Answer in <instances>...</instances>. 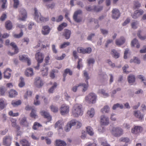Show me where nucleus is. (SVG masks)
I'll use <instances>...</instances> for the list:
<instances>
[{"instance_id": "f257e3e1", "label": "nucleus", "mask_w": 146, "mask_h": 146, "mask_svg": "<svg viewBox=\"0 0 146 146\" xmlns=\"http://www.w3.org/2000/svg\"><path fill=\"white\" fill-rule=\"evenodd\" d=\"M83 110L81 105L77 104H74L72 109V115L75 117L82 115L83 114Z\"/></svg>"}, {"instance_id": "f03ea898", "label": "nucleus", "mask_w": 146, "mask_h": 146, "mask_svg": "<svg viewBox=\"0 0 146 146\" xmlns=\"http://www.w3.org/2000/svg\"><path fill=\"white\" fill-rule=\"evenodd\" d=\"M76 125V128H79L82 126V123L79 121L75 119H72L69 122L65 128V130L66 132L68 131L72 127Z\"/></svg>"}, {"instance_id": "7ed1b4c3", "label": "nucleus", "mask_w": 146, "mask_h": 146, "mask_svg": "<svg viewBox=\"0 0 146 146\" xmlns=\"http://www.w3.org/2000/svg\"><path fill=\"white\" fill-rule=\"evenodd\" d=\"M35 19L37 22H45L49 20L48 17L45 18L40 15V13H38L36 8H35Z\"/></svg>"}, {"instance_id": "20e7f679", "label": "nucleus", "mask_w": 146, "mask_h": 146, "mask_svg": "<svg viewBox=\"0 0 146 146\" xmlns=\"http://www.w3.org/2000/svg\"><path fill=\"white\" fill-rule=\"evenodd\" d=\"M111 133L114 136L118 137L123 134V131L119 127H113L112 129Z\"/></svg>"}, {"instance_id": "39448f33", "label": "nucleus", "mask_w": 146, "mask_h": 146, "mask_svg": "<svg viewBox=\"0 0 146 146\" xmlns=\"http://www.w3.org/2000/svg\"><path fill=\"white\" fill-rule=\"evenodd\" d=\"M97 96L96 94L93 93H90L86 97V100L89 102H91L92 103L96 102Z\"/></svg>"}, {"instance_id": "423d86ee", "label": "nucleus", "mask_w": 146, "mask_h": 146, "mask_svg": "<svg viewBox=\"0 0 146 146\" xmlns=\"http://www.w3.org/2000/svg\"><path fill=\"white\" fill-rule=\"evenodd\" d=\"M27 18V13L26 10L23 9L20 10V15L18 18V20L21 21H25Z\"/></svg>"}, {"instance_id": "0eeeda50", "label": "nucleus", "mask_w": 146, "mask_h": 146, "mask_svg": "<svg viewBox=\"0 0 146 146\" xmlns=\"http://www.w3.org/2000/svg\"><path fill=\"white\" fill-rule=\"evenodd\" d=\"M144 12V11L142 9L137 10L131 14V16L133 18L136 19L142 15Z\"/></svg>"}, {"instance_id": "6e6552de", "label": "nucleus", "mask_w": 146, "mask_h": 146, "mask_svg": "<svg viewBox=\"0 0 146 146\" xmlns=\"http://www.w3.org/2000/svg\"><path fill=\"white\" fill-rule=\"evenodd\" d=\"M12 138L9 135L5 137L3 139V143L5 146H10L11 144Z\"/></svg>"}, {"instance_id": "1a4fd4ad", "label": "nucleus", "mask_w": 146, "mask_h": 146, "mask_svg": "<svg viewBox=\"0 0 146 146\" xmlns=\"http://www.w3.org/2000/svg\"><path fill=\"white\" fill-rule=\"evenodd\" d=\"M61 114L63 115L68 113L69 111V106L66 105H62L60 109Z\"/></svg>"}, {"instance_id": "9d476101", "label": "nucleus", "mask_w": 146, "mask_h": 146, "mask_svg": "<svg viewBox=\"0 0 146 146\" xmlns=\"http://www.w3.org/2000/svg\"><path fill=\"white\" fill-rule=\"evenodd\" d=\"M92 51L90 48L88 47L86 49H84L82 47H79L77 48V51L79 53H82L83 54L90 53Z\"/></svg>"}, {"instance_id": "9b49d317", "label": "nucleus", "mask_w": 146, "mask_h": 146, "mask_svg": "<svg viewBox=\"0 0 146 146\" xmlns=\"http://www.w3.org/2000/svg\"><path fill=\"white\" fill-rule=\"evenodd\" d=\"M102 6H98L97 7L96 6H94L93 7H91L90 6L86 7V9L88 11H94L96 12H99L101 11L103 9Z\"/></svg>"}, {"instance_id": "f8f14e48", "label": "nucleus", "mask_w": 146, "mask_h": 146, "mask_svg": "<svg viewBox=\"0 0 146 146\" xmlns=\"http://www.w3.org/2000/svg\"><path fill=\"white\" fill-rule=\"evenodd\" d=\"M35 58L38 63H41L43 60V54L40 52H38L35 54Z\"/></svg>"}, {"instance_id": "ddd939ff", "label": "nucleus", "mask_w": 146, "mask_h": 146, "mask_svg": "<svg viewBox=\"0 0 146 146\" xmlns=\"http://www.w3.org/2000/svg\"><path fill=\"white\" fill-rule=\"evenodd\" d=\"M40 113L44 118L48 120V121H49L51 120V117L48 112L44 110H42L40 111Z\"/></svg>"}, {"instance_id": "4468645a", "label": "nucleus", "mask_w": 146, "mask_h": 146, "mask_svg": "<svg viewBox=\"0 0 146 146\" xmlns=\"http://www.w3.org/2000/svg\"><path fill=\"white\" fill-rule=\"evenodd\" d=\"M82 86L83 88H82V91L83 92H85L87 89L88 88V85L84 84H79L78 86H74L72 89V91L74 92L76 91L77 88L79 86Z\"/></svg>"}, {"instance_id": "2eb2a0df", "label": "nucleus", "mask_w": 146, "mask_h": 146, "mask_svg": "<svg viewBox=\"0 0 146 146\" xmlns=\"http://www.w3.org/2000/svg\"><path fill=\"white\" fill-rule=\"evenodd\" d=\"M112 18L114 19H116L120 16V14L119 10L117 9H113L112 11Z\"/></svg>"}, {"instance_id": "dca6fc26", "label": "nucleus", "mask_w": 146, "mask_h": 146, "mask_svg": "<svg viewBox=\"0 0 146 146\" xmlns=\"http://www.w3.org/2000/svg\"><path fill=\"white\" fill-rule=\"evenodd\" d=\"M100 123L102 125H108L109 123L108 118L104 115L101 116L100 117Z\"/></svg>"}, {"instance_id": "f3484780", "label": "nucleus", "mask_w": 146, "mask_h": 146, "mask_svg": "<svg viewBox=\"0 0 146 146\" xmlns=\"http://www.w3.org/2000/svg\"><path fill=\"white\" fill-rule=\"evenodd\" d=\"M11 70L9 68H7L5 70L3 73L4 78L9 79L11 76Z\"/></svg>"}, {"instance_id": "a211bd4d", "label": "nucleus", "mask_w": 146, "mask_h": 146, "mask_svg": "<svg viewBox=\"0 0 146 146\" xmlns=\"http://www.w3.org/2000/svg\"><path fill=\"white\" fill-rule=\"evenodd\" d=\"M135 116L139 120L142 121L143 119L144 115L142 114L139 111H134Z\"/></svg>"}, {"instance_id": "6ab92c4d", "label": "nucleus", "mask_w": 146, "mask_h": 146, "mask_svg": "<svg viewBox=\"0 0 146 146\" xmlns=\"http://www.w3.org/2000/svg\"><path fill=\"white\" fill-rule=\"evenodd\" d=\"M35 84L37 87L40 88L43 85V83L42 80L40 79V78L38 77L35 80Z\"/></svg>"}, {"instance_id": "aec40b11", "label": "nucleus", "mask_w": 146, "mask_h": 146, "mask_svg": "<svg viewBox=\"0 0 146 146\" xmlns=\"http://www.w3.org/2000/svg\"><path fill=\"white\" fill-rule=\"evenodd\" d=\"M50 28L47 25L44 26L42 27L41 31L42 33L44 35H48L50 33Z\"/></svg>"}, {"instance_id": "412c9836", "label": "nucleus", "mask_w": 146, "mask_h": 146, "mask_svg": "<svg viewBox=\"0 0 146 146\" xmlns=\"http://www.w3.org/2000/svg\"><path fill=\"white\" fill-rule=\"evenodd\" d=\"M82 13V11L80 10H78L75 12L73 17L75 21L77 22H79L81 21V19H78L77 17L78 15L81 14Z\"/></svg>"}, {"instance_id": "4be33fe9", "label": "nucleus", "mask_w": 146, "mask_h": 146, "mask_svg": "<svg viewBox=\"0 0 146 146\" xmlns=\"http://www.w3.org/2000/svg\"><path fill=\"white\" fill-rule=\"evenodd\" d=\"M10 45L12 46L15 50L14 53H11L10 52H9L8 54L11 56H12L14 54L17 53L19 52V49L17 46L13 42H12L10 43Z\"/></svg>"}, {"instance_id": "5701e85b", "label": "nucleus", "mask_w": 146, "mask_h": 146, "mask_svg": "<svg viewBox=\"0 0 146 146\" xmlns=\"http://www.w3.org/2000/svg\"><path fill=\"white\" fill-rule=\"evenodd\" d=\"M142 128L140 126H135L132 129L131 132L134 134H137L140 133L142 130Z\"/></svg>"}, {"instance_id": "b1692460", "label": "nucleus", "mask_w": 146, "mask_h": 146, "mask_svg": "<svg viewBox=\"0 0 146 146\" xmlns=\"http://www.w3.org/2000/svg\"><path fill=\"white\" fill-rule=\"evenodd\" d=\"M125 41V39L123 36H121L116 40L115 44L117 46H120L124 44Z\"/></svg>"}, {"instance_id": "393cba45", "label": "nucleus", "mask_w": 146, "mask_h": 146, "mask_svg": "<svg viewBox=\"0 0 146 146\" xmlns=\"http://www.w3.org/2000/svg\"><path fill=\"white\" fill-rule=\"evenodd\" d=\"M20 143L22 146H31V143L25 139H23L20 141Z\"/></svg>"}, {"instance_id": "a878e982", "label": "nucleus", "mask_w": 146, "mask_h": 146, "mask_svg": "<svg viewBox=\"0 0 146 146\" xmlns=\"http://www.w3.org/2000/svg\"><path fill=\"white\" fill-rule=\"evenodd\" d=\"M46 64H44L43 66L42 69L41 70V72L43 76H46L48 74V68L46 66Z\"/></svg>"}, {"instance_id": "bb28decb", "label": "nucleus", "mask_w": 146, "mask_h": 146, "mask_svg": "<svg viewBox=\"0 0 146 146\" xmlns=\"http://www.w3.org/2000/svg\"><path fill=\"white\" fill-rule=\"evenodd\" d=\"M63 123H62V120H60L57 121L55 125V127L57 128L58 129H62V127Z\"/></svg>"}, {"instance_id": "cd10ccee", "label": "nucleus", "mask_w": 146, "mask_h": 146, "mask_svg": "<svg viewBox=\"0 0 146 146\" xmlns=\"http://www.w3.org/2000/svg\"><path fill=\"white\" fill-rule=\"evenodd\" d=\"M25 74L27 76H31L33 74V69L31 68H27L25 72Z\"/></svg>"}, {"instance_id": "c85d7f7f", "label": "nucleus", "mask_w": 146, "mask_h": 146, "mask_svg": "<svg viewBox=\"0 0 146 146\" xmlns=\"http://www.w3.org/2000/svg\"><path fill=\"white\" fill-rule=\"evenodd\" d=\"M20 123L21 125L25 127H28L29 125V123L28 122L26 117H23L20 120Z\"/></svg>"}, {"instance_id": "c756f323", "label": "nucleus", "mask_w": 146, "mask_h": 146, "mask_svg": "<svg viewBox=\"0 0 146 146\" xmlns=\"http://www.w3.org/2000/svg\"><path fill=\"white\" fill-rule=\"evenodd\" d=\"M131 44L132 46H136V47L137 48H139L140 46V45L139 43L138 40L136 38H135L131 41Z\"/></svg>"}, {"instance_id": "7c9ffc66", "label": "nucleus", "mask_w": 146, "mask_h": 146, "mask_svg": "<svg viewBox=\"0 0 146 146\" xmlns=\"http://www.w3.org/2000/svg\"><path fill=\"white\" fill-rule=\"evenodd\" d=\"M71 33V32L68 29H65L63 35L66 39H68L70 37Z\"/></svg>"}, {"instance_id": "2f4dec72", "label": "nucleus", "mask_w": 146, "mask_h": 146, "mask_svg": "<svg viewBox=\"0 0 146 146\" xmlns=\"http://www.w3.org/2000/svg\"><path fill=\"white\" fill-rule=\"evenodd\" d=\"M56 146H66V143L64 141L57 140L56 141Z\"/></svg>"}, {"instance_id": "473e14b6", "label": "nucleus", "mask_w": 146, "mask_h": 146, "mask_svg": "<svg viewBox=\"0 0 146 146\" xmlns=\"http://www.w3.org/2000/svg\"><path fill=\"white\" fill-rule=\"evenodd\" d=\"M21 101L20 100H13L11 102V104L13 107H16L21 105Z\"/></svg>"}, {"instance_id": "72a5a7b5", "label": "nucleus", "mask_w": 146, "mask_h": 146, "mask_svg": "<svg viewBox=\"0 0 146 146\" xmlns=\"http://www.w3.org/2000/svg\"><path fill=\"white\" fill-rule=\"evenodd\" d=\"M9 97L11 98H13L16 96L17 95V92L16 91L11 89L9 92Z\"/></svg>"}, {"instance_id": "f704fd0d", "label": "nucleus", "mask_w": 146, "mask_h": 146, "mask_svg": "<svg viewBox=\"0 0 146 146\" xmlns=\"http://www.w3.org/2000/svg\"><path fill=\"white\" fill-rule=\"evenodd\" d=\"M6 28L8 30H10L12 28V24L10 21H8L5 22Z\"/></svg>"}, {"instance_id": "c9c22d12", "label": "nucleus", "mask_w": 146, "mask_h": 146, "mask_svg": "<svg viewBox=\"0 0 146 146\" xmlns=\"http://www.w3.org/2000/svg\"><path fill=\"white\" fill-rule=\"evenodd\" d=\"M128 80L129 83H131L135 82V78L134 75H130L128 77Z\"/></svg>"}, {"instance_id": "e433bc0d", "label": "nucleus", "mask_w": 146, "mask_h": 146, "mask_svg": "<svg viewBox=\"0 0 146 146\" xmlns=\"http://www.w3.org/2000/svg\"><path fill=\"white\" fill-rule=\"evenodd\" d=\"M98 93L101 94L105 98L109 96L108 94L106 93V91L103 89L99 90L98 91Z\"/></svg>"}, {"instance_id": "4c0bfd02", "label": "nucleus", "mask_w": 146, "mask_h": 146, "mask_svg": "<svg viewBox=\"0 0 146 146\" xmlns=\"http://www.w3.org/2000/svg\"><path fill=\"white\" fill-rule=\"evenodd\" d=\"M67 26V24L65 23H63L60 25L58 27L57 29L59 31H61L65 27Z\"/></svg>"}, {"instance_id": "58836bf2", "label": "nucleus", "mask_w": 146, "mask_h": 146, "mask_svg": "<svg viewBox=\"0 0 146 146\" xmlns=\"http://www.w3.org/2000/svg\"><path fill=\"white\" fill-rule=\"evenodd\" d=\"M57 85L58 84L56 82H54L53 85L48 90L49 93H52L54 90L56 88Z\"/></svg>"}, {"instance_id": "ea45409f", "label": "nucleus", "mask_w": 146, "mask_h": 146, "mask_svg": "<svg viewBox=\"0 0 146 146\" xmlns=\"http://www.w3.org/2000/svg\"><path fill=\"white\" fill-rule=\"evenodd\" d=\"M68 74L69 75L71 76L72 74V72L69 69L67 68L64 71L63 75L64 77H66L67 74Z\"/></svg>"}, {"instance_id": "a19ab883", "label": "nucleus", "mask_w": 146, "mask_h": 146, "mask_svg": "<svg viewBox=\"0 0 146 146\" xmlns=\"http://www.w3.org/2000/svg\"><path fill=\"white\" fill-rule=\"evenodd\" d=\"M86 131L90 135L92 136L94 134L92 129L90 127L88 126L86 128Z\"/></svg>"}, {"instance_id": "79ce46f5", "label": "nucleus", "mask_w": 146, "mask_h": 146, "mask_svg": "<svg viewBox=\"0 0 146 146\" xmlns=\"http://www.w3.org/2000/svg\"><path fill=\"white\" fill-rule=\"evenodd\" d=\"M111 53L113 57L115 58H118L119 56V54L114 49L112 50Z\"/></svg>"}, {"instance_id": "37998d69", "label": "nucleus", "mask_w": 146, "mask_h": 146, "mask_svg": "<svg viewBox=\"0 0 146 146\" xmlns=\"http://www.w3.org/2000/svg\"><path fill=\"white\" fill-rule=\"evenodd\" d=\"M87 113L90 117H93L94 114V109L93 108H91L90 110L88 111Z\"/></svg>"}, {"instance_id": "c03bdc74", "label": "nucleus", "mask_w": 146, "mask_h": 146, "mask_svg": "<svg viewBox=\"0 0 146 146\" xmlns=\"http://www.w3.org/2000/svg\"><path fill=\"white\" fill-rule=\"evenodd\" d=\"M109 111L110 108L108 106H104L103 108L101 110V111L103 113H108Z\"/></svg>"}, {"instance_id": "a18cd8bd", "label": "nucleus", "mask_w": 146, "mask_h": 146, "mask_svg": "<svg viewBox=\"0 0 146 146\" xmlns=\"http://www.w3.org/2000/svg\"><path fill=\"white\" fill-rule=\"evenodd\" d=\"M84 77L86 79V82L87 83L86 85H88V80L90 79V77L88 76V72L86 71H84Z\"/></svg>"}, {"instance_id": "49530a36", "label": "nucleus", "mask_w": 146, "mask_h": 146, "mask_svg": "<svg viewBox=\"0 0 146 146\" xmlns=\"http://www.w3.org/2000/svg\"><path fill=\"white\" fill-rule=\"evenodd\" d=\"M130 62L131 63L133 62L137 64H139L140 63V60L136 57H134L133 59H131Z\"/></svg>"}, {"instance_id": "de8ad7c7", "label": "nucleus", "mask_w": 146, "mask_h": 146, "mask_svg": "<svg viewBox=\"0 0 146 146\" xmlns=\"http://www.w3.org/2000/svg\"><path fill=\"white\" fill-rule=\"evenodd\" d=\"M9 36L8 34L5 33L3 35H2L0 33V41L2 43L3 42V40H2L3 38H5L8 37Z\"/></svg>"}, {"instance_id": "09e8293b", "label": "nucleus", "mask_w": 146, "mask_h": 146, "mask_svg": "<svg viewBox=\"0 0 146 146\" xmlns=\"http://www.w3.org/2000/svg\"><path fill=\"white\" fill-rule=\"evenodd\" d=\"M6 106V104L4 103L3 100L0 99V108L1 110L3 109Z\"/></svg>"}, {"instance_id": "8fccbe9b", "label": "nucleus", "mask_w": 146, "mask_h": 146, "mask_svg": "<svg viewBox=\"0 0 146 146\" xmlns=\"http://www.w3.org/2000/svg\"><path fill=\"white\" fill-rule=\"evenodd\" d=\"M70 43L69 42H64L60 46V48L61 49L64 48L70 45Z\"/></svg>"}, {"instance_id": "3c124183", "label": "nucleus", "mask_w": 146, "mask_h": 146, "mask_svg": "<svg viewBox=\"0 0 146 146\" xmlns=\"http://www.w3.org/2000/svg\"><path fill=\"white\" fill-rule=\"evenodd\" d=\"M20 80H21V81L19 84V86L20 87H22L25 85L24 79L23 77H21Z\"/></svg>"}, {"instance_id": "603ef678", "label": "nucleus", "mask_w": 146, "mask_h": 146, "mask_svg": "<svg viewBox=\"0 0 146 146\" xmlns=\"http://www.w3.org/2000/svg\"><path fill=\"white\" fill-rule=\"evenodd\" d=\"M118 108H120L121 109H122L123 108V106L122 104L120 105L119 104L117 103L113 105L112 107V109H113L115 110Z\"/></svg>"}, {"instance_id": "864d4df0", "label": "nucleus", "mask_w": 146, "mask_h": 146, "mask_svg": "<svg viewBox=\"0 0 146 146\" xmlns=\"http://www.w3.org/2000/svg\"><path fill=\"white\" fill-rule=\"evenodd\" d=\"M119 141L120 142H123L127 143L129 142L130 140L127 137H121L119 139Z\"/></svg>"}, {"instance_id": "5fc2aeb1", "label": "nucleus", "mask_w": 146, "mask_h": 146, "mask_svg": "<svg viewBox=\"0 0 146 146\" xmlns=\"http://www.w3.org/2000/svg\"><path fill=\"white\" fill-rule=\"evenodd\" d=\"M42 126V125L39 123L37 122H35L33 125V128L34 130H36L37 128V127Z\"/></svg>"}, {"instance_id": "6e6d98bb", "label": "nucleus", "mask_w": 146, "mask_h": 146, "mask_svg": "<svg viewBox=\"0 0 146 146\" xmlns=\"http://www.w3.org/2000/svg\"><path fill=\"white\" fill-rule=\"evenodd\" d=\"M23 35V33L22 30H21L20 33L18 34H15L13 35L14 37L16 38H19L21 37Z\"/></svg>"}, {"instance_id": "4d7b16f0", "label": "nucleus", "mask_w": 146, "mask_h": 146, "mask_svg": "<svg viewBox=\"0 0 146 146\" xmlns=\"http://www.w3.org/2000/svg\"><path fill=\"white\" fill-rule=\"evenodd\" d=\"M39 97V96L37 95L35 97V100H34V104L35 105H38L40 104V102L38 101V100Z\"/></svg>"}, {"instance_id": "13d9d810", "label": "nucleus", "mask_w": 146, "mask_h": 146, "mask_svg": "<svg viewBox=\"0 0 146 146\" xmlns=\"http://www.w3.org/2000/svg\"><path fill=\"white\" fill-rule=\"evenodd\" d=\"M50 109L53 112H56L58 111V107L52 105L50 106Z\"/></svg>"}, {"instance_id": "bf43d9fd", "label": "nucleus", "mask_w": 146, "mask_h": 146, "mask_svg": "<svg viewBox=\"0 0 146 146\" xmlns=\"http://www.w3.org/2000/svg\"><path fill=\"white\" fill-rule=\"evenodd\" d=\"M88 65L90 66L91 64H93L95 62V60L92 58H89L87 60Z\"/></svg>"}, {"instance_id": "052dcab7", "label": "nucleus", "mask_w": 146, "mask_h": 146, "mask_svg": "<svg viewBox=\"0 0 146 146\" xmlns=\"http://www.w3.org/2000/svg\"><path fill=\"white\" fill-rule=\"evenodd\" d=\"M36 110L33 109L31 113V116L33 118H35L37 117V115L36 114Z\"/></svg>"}, {"instance_id": "680f3d73", "label": "nucleus", "mask_w": 146, "mask_h": 146, "mask_svg": "<svg viewBox=\"0 0 146 146\" xmlns=\"http://www.w3.org/2000/svg\"><path fill=\"white\" fill-rule=\"evenodd\" d=\"M32 94V92L30 91H27L26 92V94L24 96L25 98H27L28 97L31 96Z\"/></svg>"}, {"instance_id": "e2e57ef3", "label": "nucleus", "mask_w": 146, "mask_h": 146, "mask_svg": "<svg viewBox=\"0 0 146 146\" xmlns=\"http://www.w3.org/2000/svg\"><path fill=\"white\" fill-rule=\"evenodd\" d=\"M9 115L13 117H16L17 116L19 115V113H13V111H11L9 112Z\"/></svg>"}, {"instance_id": "0e129e2a", "label": "nucleus", "mask_w": 146, "mask_h": 146, "mask_svg": "<svg viewBox=\"0 0 146 146\" xmlns=\"http://www.w3.org/2000/svg\"><path fill=\"white\" fill-rule=\"evenodd\" d=\"M137 78L141 80L143 82L144 84L146 86V81L144 79V78L143 76L141 75H139L137 76Z\"/></svg>"}, {"instance_id": "69168bd1", "label": "nucleus", "mask_w": 146, "mask_h": 146, "mask_svg": "<svg viewBox=\"0 0 146 146\" xmlns=\"http://www.w3.org/2000/svg\"><path fill=\"white\" fill-rule=\"evenodd\" d=\"M134 7L135 8H138L141 6V4L138 1H135L134 2Z\"/></svg>"}, {"instance_id": "338daca9", "label": "nucleus", "mask_w": 146, "mask_h": 146, "mask_svg": "<svg viewBox=\"0 0 146 146\" xmlns=\"http://www.w3.org/2000/svg\"><path fill=\"white\" fill-rule=\"evenodd\" d=\"M141 33V31H139V33L137 34V36L139 37V38L141 40H144L146 39V35L143 36H142L140 35V33Z\"/></svg>"}, {"instance_id": "774afa93", "label": "nucleus", "mask_w": 146, "mask_h": 146, "mask_svg": "<svg viewBox=\"0 0 146 146\" xmlns=\"http://www.w3.org/2000/svg\"><path fill=\"white\" fill-rule=\"evenodd\" d=\"M13 7L14 8H17L19 4V1L18 0H13Z\"/></svg>"}]
</instances>
